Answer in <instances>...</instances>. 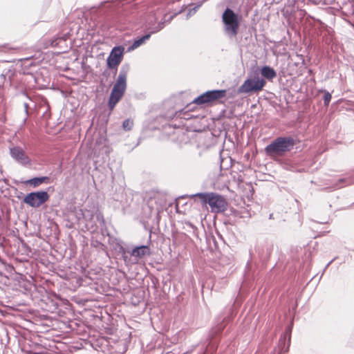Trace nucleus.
I'll return each mask as SVG.
<instances>
[{
    "label": "nucleus",
    "instance_id": "obj_11",
    "mask_svg": "<svg viewBox=\"0 0 354 354\" xmlns=\"http://www.w3.org/2000/svg\"><path fill=\"white\" fill-rule=\"evenodd\" d=\"M49 46L59 49V53H65L71 48L69 33L58 35L49 40Z\"/></svg>",
    "mask_w": 354,
    "mask_h": 354
},
{
    "label": "nucleus",
    "instance_id": "obj_5",
    "mask_svg": "<svg viewBox=\"0 0 354 354\" xmlns=\"http://www.w3.org/2000/svg\"><path fill=\"white\" fill-rule=\"evenodd\" d=\"M295 145V140L291 136H279L265 148L268 155H281L291 151Z\"/></svg>",
    "mask_w": 354,
    "mask_h": 354
},
{
    "label": "nucleus",
    "instance_id": "obj_15",
    "mask_svg": "<svg viewBox=\"0 0 354 354\" xmlns=\"http://www.w3.org/2000/svg\"><path fill=\"white\" fill-rule=\"evenodd\" d=\"M149 254L150 248H149L148 245H145L135 247L131 252V255L137 259H141L145 256Z\"/></svg>",
    "mask_w": 354,
    "mask_h": 354
},
{
    "label": "nucleus",
    "instance_id": "obj_8",
    "mask_svg": "<svg viewBox=\"0 0 354 354\" xmlns=\"http://www.w3.org/2000/svg\"><path fill=\"white\" fill-rule=\"evenodd\" d=\"M49 195L46 191H37L28 194L23 202L32 207H39L48 201Z\"/></svg>",
    "mask_w": 354,
    "mask_h": 354
},
{
    "label": "nucleus",
    "instance_id": "obj_26",
    "mask_svg": "<svg viewBox=\"0 0 354 354\" xmlns=\"http://www.w3.org/2000/svg\"><path fill=\"white\" fill-rule=\"evenodd\" d=\"M204 2L205 1L201 0V1L194 3V6L193 8L189 10L188 15H191L192 13H195Z\"/></svg>",
    "mask_w": 354,
    "mask_h": 354
},
{
    "label": "nucleus",
    "instance_id": "obj_40",
    "mask_svg": "<svg viewBox=\"0 0 354 354\" xmlns=\"http://www.w3.org/2000/svg\"><path fill=\"white\" fill-rule=\"evenodd\" d=\"M88 132V129H86V133L87 134Z\"/></svg>",
    "mask_w": 354,
    "mask_h": 354
},
{
    "label": "nucleus",
    "instance_id": "obj_13",
    "mask_svg": "<svg viewBox=\"0 0 354 354\" xmlns=\"http://www.w3.org/2000/svg\"><path fill=\"white\" fill-rule=\"evenodd\" d=\"M10 155L12 159L21 165H26L30 162V158L21 147L16 146L10 147Z\"/></svg>",
    "mask_w": 354,
    "mask_h": 354
},
{
    "label": "nucleus",
    "instance_id": "obj_28",
    "mask_svg": "<svg viewBox=\"0 0 354 354\" xmlns=\"http://www.w3.org/2000/svg\"><path fill=\"white\" fill-rule=\"evenodd\" d=\"M308 1L312 2L314 4L319 5L322 0H308Z\"/></svg>",
    "mask_w": 354,
    "mask_h": 354
},
{
    "label": "nucleus",
    "instance_id": "obj_35",
    "mask_svg": "<svg viewBox=\"0 0 354 354\" xmlns=\"http://www.w3.org/2000/svg\"><path fill=\"white\" fill-rule=\"evenodd\" d=\"M272 216H273V214H270L269 215V218H270V219H271V218H272Z\"/></svg>",
    "mask_w": 354,
    "mask_h": 354
},
{
    "label": "nucleus",
    "instance_id": "obj_3",
    "mask_svg": "<svg viewBox=\"0 0 354 354\" xmlns=\"http://www.w3.org/2000/svg\"><path fill=\"white\" fill-rule=\"evenodd\" d=\"M91 306L90 304V346L95 351H101L104 353L113 351H117V348L112 345L113 342L111 338L95 334L91 335L92 321H93V324L95 327L100 328L101 326H103L101 319L102 317V310L98 308L97 311H95L91 308Z\"/></svg>",
    "mask_w": 354,
    "mask_h": 354
},
{
    "label": "nucleus",
    "instance_id": "obj_20",
    "mask_svg": "<svg viewBox=\"0 0 354 354\" xmlns=\"http://www.w3.org/2000/svg\"><path fill=\"white\" fill-rule=\"evenodd\" d=\"M209 196H210V192L196 193L195 194H192L189 196V197L192 198H198L201 201V203L203 205H207V201H208V198H209Z\"/></svg>",
    "mask_w": 354,
    "mask_h": 354
},
{
    "label": "nucleus",
    "instance_id": "obj_16",
    "mask_svg": "<svg viewBox=\"0 0 354 354\" xmlns=\"http://www.w3.org/2000/svg\"><path fill=\"white\" fill-rule=\"evenodd\" d=\"M50 178L48 176L35 177L25 181V184L30 185L33 187H37L43 183H49Z\"/></svg>",
    "mask_w": 354,
    "mask_h": 354
},
{
    "label": "nucleus",
    "instance_id": "obj_25",
    "mask_svg": "<svg viewBox=\"0 0 354 354\" xmlns=\"http://www.w3.org/2000/svg\"><path fill=\"white\" fill-rule=\"evenodd\" d=\"M165 21L159 22L155 28H152V30L150 31V33L152 35L161 30L165 27Z\"/></svg>",
    "mask_w": 354,
    "mask_h": 354
},
{
    "label": "nucleus",
    "instance_id": "obj_14",
    "mask_svg": "<svg viewBox=\"0 0 354 354\" xmlns=\"http://www.w3.org/2000/svg\"><path fill=\"white\" fill-rule=\"evenodd\" d=\"M130 70V65L128 63L122 64L121 66L118 76L116 79L115 84L122 85L127 87V77Z\"/></svg>",
    "mask_w": 354,
    "mask_h": 354
},
{
    "label": "nucleus",
    "instance_id": "obj_27",
    "mask_svg": "<svg viewBox=\"0 0 354 354\" xmlns=\"http://www.w3.org/2000/svg\"><path fill=\"white\" fill-rule=\"evenodd\" d=\"M335 0H322L320 3L321 5H332Z\"/></svg>",
    "mask_w": 354,
    "mask_h": 354
},
{
    "label": "nucleus",
    "instance_id": "obj_41",
    "mask_svg": "<svg viewBox=\"0 0 354 354\" xmlns=\"http://www.w3.org/2000/svg\"><path fill=\"white\" fill-rule=\"evenodd\" d=\"M93 124V122L91 124H89V127H91Z\"/></svg>",
    "mask_w": 354,
    "mask_h": 354
},
{
    "label": "nucleus",
    "instance_id": "obj_7",
    "mask_svg": "<svg viewBox=\"0 0 354 354\" xmlns=\"http://www.w3.org/2000/svg\"><path fill=\"white\" fill-rule=\"evenodd\" d=\"M226 95L225 89L207 91L193 100L192 102L198 105L209 103L224 97Z\"/></svg>",
    "mask_w": 354,
    "mask_h": 354
},
{
    "label": "nucleus",
    "instance_id": "obj_10",
    "mask_svg": "<svg viewBox=\"0 0 354 354\" xmlns=\"http://www.w3.org/2000/svg\"><path fill=\"white\" fill-rule=\"evenodd\" d=\"M124 50V47L121 45L115 46L111 49L106 59V65L109 69H117L123 59Z\"/></svg>",
    "mask_w": 354,
    "mask_h": 354
},
{
    "label": "nucleus",
    "instance_id": "obj_36",
    "mask_svg": "<svg viewBox=\"0 0 354 354\" xmlns=\"http://www.w3.org/2000/svg\"><path fill=\"white\" fill-rule=\"evenodd\" d=\"M333 261V260H331L330 261H329L326 266H328L332 263Z\"/></svg>",
    "mask_w": 354,
    "mask_h": 354
},
{
    "label": "nucleus",
    "instance_id": "obj_32",
    "mask_svg": "<svg viewBox=\"0 0 354 354\" xmlns=\"http://www.w3.org/2000/svg\"><path fill=\"white\" fill-rule=\"evenodd\" d=\"M89 286H90V290H93V289L96 290V287L93 286L91 282H90Z\"/></svg>",
    "mask_w": 354,
    "mask_h": 354
},
{
    "label": "nucleus",
    "instance_id": "obj_33",
    "mask_svg": "<svg viewBox=\"0 0 354 354\" xmlns=\"http://www.w3.org/2000/svg\"><path fill=\"white\" fill-rule=\"evenodd\" d=\"M0 78H1V80H4V79L6 78V75H0Z\"/></svg>",
    "mask_w": 354,
    "mask_h": 354
},
{
    "label": "nucleus",
    "instance_id": "obj_39",
    "mask_svg": "<svg viewBox=\"0 0 354 354\" xmlns=\"http://www.w3.org/2000/svg\"><path fill=\"white\" fill-rule=\"evenodd\" d=\"M150 240H151V234H149V241H150Z\"/></svg>",
    "mask_w": 354,
    "mask_h": 354
},
{
    "label": "nucleus",
    "instance_id": "obj_21",
    "mask_svg": "<svg viewBox=\"0 0 354 354\" xmlns=\"http://www.w3.org/2000/svg\"><path fill=\"white\" fill-rule=\"evenodd\" d=\"M353 183H354V178H342L337 180V183L335 184V187L337 189H339L346 185H351Z\"/></svg>",
    "mask_w": 354,
    "mask_h": 354
},
{
    "label": "nucleus",
    "instance_id": "obj_23",
    "mask_svg": "<svg viewBox=\"0 0 354 354\" xmlns=\"http://www.w3.org/2000/svg\"><path fill=\"white\" fill-rule=\"evenodd\" d=\"M322 92L324 93V96H323L324 104L325 106H328L329 104L331 97H332L331 94L328 91H326V90L322 91Z\"/></svg>",
    "mask_w": 354,
    "mask_h": 354
},
{
    "label": "nucleus",
    "instance_id": "obj_22",
    "mask_svg": "<svg viewBox=\"0 0 354 354\" xmlns=\"http://www.w3.org/2000/svg\"><path fill=\"white\" fill-rule=\"evenodd\" d=\"M183 229L188 233L192 234L194 235L196 234V231L198 230L197 227L189 221H185L183 223Z\"/></svg>",
    "mask_w": 354,
    "mask_h": 354
},
{
    "label": "nucleus",
    "instance_id": "obj_31",
    "mask_svg": "<svg viewBox=\"0 0 354 354\" xmlns=\"http://www.w3.org/2000/svg\"><path fill=\"white\" fill-rule=\"evenodd\" d=\"M24 108H25L26 113V114H28V104L26 102H25V103L24 104Z\"/></svg>",
    "mask_w": 354,
    "mask_h": 354
},
{
    "label": "nucleus",
    "instance_id": "obj_29",
    "mask_svg": "<svg viewBox=\"0 0 354 354\" xmlns=\"http://www.w3.org/2000/svg\"><path fill=\"white\" fill-rule=\"evenodd\" d=\"M223 329V326H219V327H217V328L215 329L214 332H215L216 333H221V330H222Z\"/></svg>",
    "mask_w": 354,
    "mask_h": 354
},
{
    "label": "nucleus",
    "instance_id": "obj_38",
    "mask_svg": "<svg viewBox=\"0 0 354 354\" xmlns=\"http://www.w3.org/2000/svg\"><path fill=\"white\" fill-rule=\"evenodd\" d=\"M172 19H173V16L170 17V18L169 19V21H171Z\"/></svg>",
    "mask_w": 354,
    "mask_h": 354
},
{
    "label": "nucleus",
    "instance_id": "obj_4",
    "mask_svg": "<svg viewBox=\"0 0 354 354\" xmlns=\"http://www.w3.org/2000/svg\"><path fill=\"white\" fill-rule=\"evenodd\" d=\"M241 17L227 7L222 14L224 32L229 38L235 37L239 32Z\"/></svg>",
    "mask_w": 354,
    "mask_h": 354
},
{
    "label": "nucleus",
    "instance_id": "obj_37",
    "mask_svg": "<svg viewBox=\"0 0 354 354\" xmlns=\"http://www.w3.org/2000/svg\"><path fill=\"white\" fill-rule=\"evenodd\" d=\"M212 240H213V241H214V244L216 245V241H215V239H214V237H212Z\"/></svg>",
    "mask_w": 354,
    "mask_h": 354
},
{
    "label": "nucleus",
    "instance_id": "obj_30",
    "mask_svg": "<svg viewBox=\"0 0 354 354\" xmlns=\"http://www.w3.org/2000/svg\"><path fill=\"white\" fill-rule=\"evenodd\" d=\"M118 344H122L124 346V348H123V351H122V353L125 352L127 351V348L125 347V344L124 342L122 341V342H118Z\"/></svg>",
    "mask_w": 354,
    "mask_h": 354
},
{
    "label": "nucleus",
    "instance_id": "obj_19",
    "mask_svg": "<svg viewBox=\"0 0 354 354\" xmlns=\"http://www.w3.org/2000/svg\"><path fill=\"white\" fill-rule=\"evenodd\" d=\"M218 344V340L217 338H212L209 342V344L206 346V349L204 352H203L201 354H205L209 353L210 354H212L214 352H215L217 349Z\"/></svg>",
    "mask_w": 354,
    "mask_h": 354
},
{
    "label": "nucleus",
    "instance_id": "obj_24",
    "mask_svg": "<svg viewBox=\"0 0 354 354\" xmlns=\"http://www.w3.org/2000/svg\"><path fill=\"white\" fill-rule=\"evenodd\" d=\"M133 124V122L132 120L128 118L123 121L122 122V127L124 130L129 131L131 129Z\"/></svg>",
    "mask_w": 354,
    "mask_h": 354
},
{
    "label": "nucleus",
    "instance_id": "obj_6",
    "mask_svg": "<svg viewBox=\"0 0 354 354\" xmlns=\"http://www.w3.org/2000/svg\"><path fill=\"white\" fill-rule=\"evenodd\" d=\"M266 82L263 78H261L258 71H255L250 77L246 79L243 84L239 87L238 93H257L263 89Z\"/></svg>",
    "mask_w": 354,
    "mask_h": 354
},
{
    "label": "nucleus",
    "instance_id": "obj_9",
    "mask_svg": "<svg viewBox=\"0 0 354 354\" xmlns=\"http://www.w3.org/2000/svg\"><path fill=\"white\" fill-rule=\"evenodd\" d=\"M212 212H224L228 206V203L224 196L214 192H210V196L208 198L207 203Z\"/></svg>",
    "mask_w": 354,
    "mask_h": 354
},
{
    "label": "nucleus",
    "instance_id": "obj_1",
    "mask_svg": "<svg viewBox=\"0 0 354 354\" xmlns=\"http://www.w3.org/2000/svg\"><path fill=\"white\" fill-rule=\"evenodd\" d=\"M132 0H106L98 6L90 7V19L94 18L98 23L111 21L122 24L133 13Z\"/></svg>",
    "mask_w": 354,
    "mask_h": 354
},
{
    "label": "nucleus",
    "instance_id": "obj_2",
    "mask_svg": "<svg viewBox=\"0 0 354 354\" xmlns=\"http://www.w3.org/2000/svg\"><path fill=\"white\" fill-rule=\"evenodd\" d=\"M90 234H91L90 257L95 254L102 259L106 257L108 252L104 242L106 239L109 241L110 237L104 216L98 205H93L92 209L90 208Z\"/></svg>",
    "mask_w": 354,
    "mask_h": 354
},
{
    "label": "nucleus",
    "instance_id": "obj_17",
    "mask_svg": "<svg viewBox=\"0 0 354 354\" xmlns=\"http://www.w3.org/2000/svg\"><path fill=\"white\" fill-rule=\"evenodd\" d=\"M151 36V34L149 32L148 34H146L138 39H136L133 44L128 47L127 51L130 52L132 50H134L139 46H140L142 44H143L147 40H148Z\"/></svg>",
    "mask_w": 354,
    "mask_h": 354
},
{
    "label": "nucleus",
    "instance_id": "obj_18",
    "mask_svg": "<svg viewBox=\"0 0 354 354\" xmlns=\"http://www.w3.org/2000/svg\"><path fill=\"white\" fill-rule=\"evenodd\" d=\"M261 74L268 80H271L277 77L276 71L269 66H264L261 68Z\"/></svg>",
    "mask_w": 354,
    "mask_h": 354
},
{
    "label": "nucleus",
    "instance_id": "obj_34",
    "mask_svg": "<svg viewBox=\"0 0 354 354\" xmlns=\"http://www.w3.org/2000/svg\"><path fill=\"white\" fill-rule=\"evenodd\" d=\"M0 263H2V264H4V261L3 260L1 259V257H0Z\"/></svg>",
    "mask_w": 354,
    "mask_h": 354
},
{
    "label": "nucleus",
    "instance_id": "obj_12",
    "mask_svg": "<svg viewBox=\"0 0 354 354\" xmlns=\"http://www.w3.org/2000/svg\"><path fill=\"white\" fill-rule=\"evenodd\" d=\"M126 88L127 87L122 85L114 84L108 102V106L110 110H113L121 100L125 93Z\"/></svg>",
    "mask_w": 354,
    "mask_h": 354
}]
</instances>
